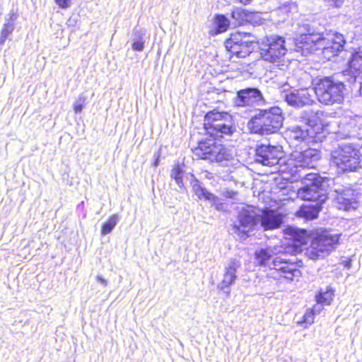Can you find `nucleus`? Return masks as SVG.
Segmentation results:
<instances>
[{
  "label": "nucleus",
  "instance_id": "14",
  "mask_svg": "<svg viewBox=\"0 0 362 362\" xmlns=\"http://www.w3.org/2000/svg\"><path fill=\"white\" fill-rule=\"evenodd\" d=\"M310 230L299 228L295 226H287L284 230L285 238L289 241L292 247L284 245L289 249L298 257L297 253L302 251L303 247L310 243Z\"/></svg>",
  "mask_w": 362,
  "mask_h": 362
},
{
  "label": "nucleus",
  "instance_id": "44",
  "mask_svg": "<svg viewBox=\"0 0 362 362\" xmlns=\"http://www.w3.org/2000/svg\"><path fill=\"white\" fill-rule=\"evenodd\" d=\"M78 21V16H71L68 19V21L66 22V24H67L68 26L74 27V26L76 25Z\"/></svg>",
  "mask_w": 362,
  "mask_h": 362
},
{
  "label": "nucleus",
  "instance_id": "17",
  "mask_svg": "<svg viewBox=\"0 0 362 362\" xmlns=\"http://www.w3.org/2000/svg\"><path fill=\"white\" fill-rule=\"evenodd\" d=\"M229 16L233 28L245 25H259L264 21L260 13L239 7L233 9Z\"/></svg>",
  "mask_w": 362,
  "mask_h": 362
},
{
  "label": "nucleus",
  "instance_id": "35",
  "mask_svg": "<svg viewBox=\"0 0 362 362\" xmlns=\"http://www.w3.org/2000/svg\"><path fill=\"white\" fill-rule=\"evenodd\" d=\"M315 315L308 308L305 310L301 320L298 322V325L303 328H308L314 323Z\"/></svg>",
  "mask_w": 362,
  "mask_h": 362
},
{
  "label": "nucleus",
  "instance_id": "42",
  "mask_svg": "<svg viewBox=\"0 0 362 362\" xmlns=\"http://www.w3.org/2000/svg\"><path fill=\"white\" fill-rule=\"evenodd\" d=\"M329 6H332V7H335V8H340L343 4H344V0H326Z\"/></svg>",
  "mask_w": 362,
  "mask_h": 362
},
{
  "label": "nucleus",
  "instance_id": "16",
  "mask_svg": "<svg viewBox=\"0 0 362 362\" xmlns=\"http://www.w3.org/2000/svg\"><path fill=\"white\" fill-rule=\"evenodd\" d=\"M281 97L288 106L294 108H301L314 103V100L306 88H284L281 90Z\"/></svg>",
  "mask_w": 362,
  "mask_h": 362
},
{
  "label": "nucleus",
  "instance_id": "26",
  "mask_svg": "<svg viewBox=\"0 0 362 362\" xmlns=\"http://www.w3.org/2000/svg\"><path fill=\"white\" fill-rule=\"evenodd\" d=\"M337 135L341 139L356 138L358 132V127L356 121L351 118H343L340 120Z\"/></svg>",
  "mask_w": 362,
  "mask_h": 362
},
{
  "label": "nucleus",
  "instance_id": "5",
  "mask_svg": "<svg viewBox=\"0 0 362 362\" xmlns=\"http://www.w3.org/2000/svg\"><path fill=\"white\" fill-rule=\"evenodd\" d=\"M330 156L331 166L338 177L362 169V153L358 144L340 145L331 152Z\"/></svg>",
  "mask_w": 362,
  "mask_h": 362
},
{
  "label": "nucleus",
  "instance_id": "45",
  "mask_svg": "<svg viewBox=\"0 0 362 362\" xmlns=\"http://www.w3.org/2000/svg\"><path fill=\"white\" fill-rule=\"evenodd\" d=\"M96 281L102 285L103 286L105 287L107 286V281L105 279L102 275H97L96 276Z\"/></svg>",
  "mask_w": 362,
  "mask_h": 362
},
{
  "label": "nucleus",
  "instance_id": "18",
  "mask_svg": "<svg viewBox=\"0 0 362 362\" xmlns=\"http://www.w3.org/2000/svg\"><path fill=\"white\" fill-rule=\"evenodd\" d=\"M336 202L344 211L356 210L360 205L359 198L361 194L351 187H341L334 189Z\"/></svg>",
  "mask_w": 362,
  "mask_h": 362
},
{
  "label": "nucleus",
  "instance_id": "36",
  "mask_svg": "<svg viewBox=\"0 0 362 362\" xmlns=\"http://www.w3.org/2000/svg\"><path fill=\"white\" fill-rule=\"evenodd\" d=\"M241 267V263L240 260L235 258H231L228 261L227 265L225 267V272L230 274L237 275V272L239 268Z\"/></svg>",
  "mask_w": 362,
  "mask_h": 362
},
{
  "label": "nucleus",
  "instance_id": "10",
  "mask_svg": "<svg viewBox=\"0 0 362 362\" xmlns=\"http://www.w3.org/2000/svg\"><path fill=\"white\" fill-rule=\"evenodd\" d=\"M256 41L257 37L251 33L236 31L225 40L224 47L232 56L245 58L256 51Z\"/></svg>",
  "mask_w": 362,
  "mask_h": 362
},
{
  "label": "nucleus",
  "instance_id": "47",
  "mask_svg": "<svg viewBox=\"0 0 362 362\" xmlns=\"http://www.w3.org/2000/svg\"><path fill=\"white\" fill-rule=\"evenodd\" d=\"M235 1L242 4L247 5V4H250L252 0H235Z\"/></svg>",
  "mask_w": 362,
  "mask_h": 362
},
{
  "label": "nucleus",
  "instance_id": "32",
  "mask_svg": "<svg viewBox=\"0 0 362 362\" xmlns=\"http://www.w3.org/2000/svg\"><path fill=\"white\" fill-rule=\"evenodd\" d=\"M15 29V25L10 23H4L0 32V47H1L7 39L12 35Z\"/></svg>",
  "mask_w": 362,
  "mask_h": 362
},
{
  "label": "nucleus",
  "instance_id": "9",
  "mask_svg": "<svg viewBox=\"0 0 362 362\" xmlns=\"http://www.w3.org/2000/svg\"><path fill=\"white\" fill-rule=\"evenodd\" d=\"M256 42L258 45L256 51L259 50L260 58L270 63L279 62L288 49L294 52V47H286V38L280 35L271 34L262 38L257 37Z\"/></svg>",
  "mask_w": 362,
  "mask_h": 362
},
{
  "label": "nucleus",
  "instance_id": "46",
  "mask_svg": "<svg viewBox=\"0 0 362 362\" xmlns=\"http://www.w3.org/2000/svg\"><path fill=\"white\" fill-rule=\"evenodd\" d=\"M341 264L344 266V268L349 269H351L352 266V259L350 258H348L345 260H343L341 262Z\"/></svg>",
  "mask_w": 362,
  "mask_h": 362
},
{
  "label": "nucleus",
  "instance_id": "30",
  "mask_svg": "<svg viewBox=\"0 0 362 362\" xmlns=\"http://www.w3.org/2000/svg\"><path fill=\"white\" fill-rule=\"evenodd\" d=\"M119 216L117 214H113L108 217V218L102 223L100 229L101 236H105L110 234L119 221Z\"/></svg>",
  "mask_w": 362,
  "mask_h": 362
},
{
  "label": "nucleus",
  "instance_id": "8",
  "mask_svg": "<svg viewBox=\"0 0 362 362\" xmlns=\"http://www.w3.org/2000/svg\"><path fill=\"white\" fill-rule=\"evenodd\" d=\"M314 90L319 102L326 105L342 103L349 91L344 82L333 76L319 78Z\"/></svg>",
  "mask_w": 362,
  "mask_h": 362
},
{
  "label": "nucleus",
  "instance_id": "48",
  "mask_svg": "<svg viewBox=\"0 0 362 362\" xmlns=\"http://www.w3.org/2000/svg\"><path fill=\"white\" fill-rule=\"evenodd\" d=\"M84 208V202L82 201L78 205H77V210H79V209H83Z\"/></svg>",
  "mask_w": 362,
  "mask_h": 362
},
{
  "label": "nucleus",
  "instance_id": "23",
  "mask_svg": "<svg viewBox=\"0 0 362 362\" xmlns=\"http://www.w3.org/2000/svg\"><path fill=\"white\" fill-rule=\"evenodd\" d=\"M229 14L215 13L211 19L209 34L216 37L227 32L230 28H234Z\"/></svg>",
  "mask_w": 362,
  "mask_h": 362
},
{
  "label": "nucleus",
  "instance_id": "11",
  "mask_svg": "<svg viewBox=\"0 0 362 362\" xmlns=\"http://www.w3.org/2000/svg\"><path fill=\"white\" fill-rule=\"evenodd\" d=\"M259 222V215L253 207L243 208L238 213L237 221L232 224L233 233L240 240H245Z\"/></svg>",
  "mask_w": 362,
  "mask_h": 362
},
{
  "label": "nucleus",
  "instance_id": "31",
  "mask_svg": "<svg viewBox=\"0 0 362 362\" xmlns=\"http://www.w3.org/2000/svg\"><path fill=\"white\" fill-rule=\"evenodd\" d=\"M278 8L281 13L289 16L290 14L292 15L293 13H296L298 12V7L296 1L291 0L281 3Z\"/></svg>",
  "mask_w": 362,
  "mask_h": 362
},
{
  "label": "nucleus",
  "instance_id": "2",
  "mask_svg": "<svg viewBox=\"0 0 362 362\" xmlns=\"http://www.w3.org/2000/svg\"><path fill=\"white\" fill-rule=\"evenodd\" d=\"M323 29V27H317L315 23H302L299 26V33L293 37V50L303 57L309 54H322L329 59L337 56L346 43L344 35L334 31L329 35V37H325Z\"/></svg>",
  "mask_w": 362,
  "mask_h": 362
},
{
  "label": "nucleus",
  "instance_id": "7",
  "mask_svg": "<svg viewBox=\"0 0 362 362\" xmlns=\"http://www.w3.org/2000/svg\"><path fill=\"white\" fill-rule=\"evenodd\" d=\"M330 228L316 227L310 229V244L307 250L309 259H324L334 251L340 243L341 233H332Z\"/></svg>",
  "mask_w": 362,
  "mask_h": 362
},
{
  "label": "nucleus",
  "instance_id": "13",
  "mask_svg": "<svg viewBox=\"0 0 362 362\" xmlns=\"http://www.w3.org/2000/svg\"><path fill=\"white\" fill-rule=\"evenodd\" d=\"M255 152V162L267 166L277 165L286 155L281 145H272L270 144H257Z\"/></svg>",
  "mask_w": 362,
  "mask_h": 362
},
{
  "label": "nucleus",
  "instance_id": "29",
  "mask_svg": "<svg viewBox=\"0 0 362 362\" xmlns=\"http://www.w3.org/2000/svg\"><path fill=\"white\" fill-rule=\"evenodd\" d=\"M237 279V275L224 273L223 280L218 284V289L223 291L227 298L229 297L231 291L230 288L235 284Z\"/></svg>",
  "mask_w": 362,
  "mask_h": 362
},
{
  "label": "nucleus",
  "instance_id": "21",
  "mask_svg": "<svg viewBox=\"0 0 362 362\" xmlns=\"http://www.w3.org/2000/svg\"><path fill=\"white\" fill-rule=\"evenodd\" d=\"M293 156L296 158L301 169H313L316 168L317 162L321 159L322 152L317 148L308 147L304 150L293 151Z\"/></svg>",
  "mask_w": 362,
  "mask_h": 362
},
{
  "label": "nucleus",
  "instance_id": "34",
  "mask_svg": "<svg viewBox=\"0 0 362 362\" xmlns=\"http://www.w3.org/2000/svg\"><path fill=\"white\" fill-rule=\"evenodd\" d=\"M167 154V146L161 145L158 150L153 153L151 166L157 168L160 163L161 158H165Z\"/></svg>",
  "mask_w": 362,
  "mask_h": 362
},
{
  "label": "nucleus",
  "instance_id": "41",
  "mask_svg": "<svg viewBox=\"0 0 362 362\" xmlns=\"http://www.w3.org/2000/svg\"><path fill=\"white\" fill-rule=\"evenodd\" d=\"M174 180L181 192H184L187 191V187H185L184 183V177L177 178Z\"/></svg>",
  "mask_w": 362,
  "mask_h": 362
},
{
  "label": "nucleus",
  "instance_id": "4",
  "mask_svg": "<svg viewBox=\"0 0 362 362\" xmlns=\"http://www.w3.org/2000/svg\"><path fill=\"white\" fill-rule=\"evenodd\" d=\"M285 119V112L279 105L255 109L247 127L251 134L260 136L275 134L284 127Z\"/></svg>",
  "mask_w": 362,
  "mask_h": 362
},
{
  "label": "nucleus",
  "instance_id": "33",
  "mask_svg": "<svg viewBox=\"0 0 362 362\" xmlns=\"http://www.w3.org/2000/svg\"><path fill=\"white\" fill-rule=\"evenodd\" d=\"M88 97L84 93H81L78 98L73 104V110L75 114L78 115L81 113L83 108L86 106L88 103Z\"/></svg>",
  "mask_w": 362,
  "mask_h": 362
},
{
  "label": "nucleus",
  "instance_id": "28",
  "mask_svg": "<svg viewBox=\"0 0 362 362\" xmlns=\"http://www.w3.org/2000/svg\"><path fill=\"white\" fill-rule=\"evenodd\" d=\"M336 289L331 285L326 286L325 288H320L315 294L314 300L315 303L322 305L329 306L334 301Z\"/></svg>",
  "mask_w": 362,
  "mask_h": 362
},
{
  "label": "nucleus",
  "instance_id": "19",
  "mask_svg": "<svg viewBox=\"0 0 362 362\" xmlns=\"http://www.w3.org/2000/svg\"><path fill=\"white\" fill-rule=\"evenodd\" d=\"M350 52V57L342 74L348 76L349 83L354 84L362 76V49L360 47H352Z\"/></svg>",
  "mask_w": 362,
  "mask_h": 362
},
{
  "label": "nucleus",
  "instance_id": "50",
  "mask_svg": "<svg viewBox=\"0 0 362 362\" xmlns=\"http://www.w3.org/2000/svg\"><path fill=\"white\" fill-rule=\"evenodd\" d=\"M2 8H0V16L2 15Z\"/></svg>",
  "mask_w": 362,
  "mask_h": 362
},
{
  "label": "nucleus",
  "instance_id": "1",
  "mask_svg": "<svg viewBox=\"0 0 362 362\" xmlns=\"http://www.w3.org/2000/svg\"><path fill=\"white\" fill-rule=\"evenodd\" d=\"M204 129L206 136L198 142L197 155L211 163H222L233 160V148L221 141L225 136H230L236 132L233 116L226 111L209 110L204 117Z\"/></svg>",
  "mask_w": 362,
  "mask_h": 362
},
{
  "label": "nucleus",
  "instance_id": "51",
  "mask_svg": "<svg viewBox=\"0 0 362 362\" xmlns=\"http://www.w3.org/2000/svg\"><path fill=\"white\" fill-rule=\"evenodd\" d=\"M356 362H362V361H356Z\"/></svg>",
  "mask_w": 362,
  "mask_h": 362
},
{
  "label": "nucleus",
  "instance_id": "40",
  "mask_svg": "<svg viewBox=\"0 0 362 362\" xmlns=\"http://www.w3.org/2000/svg\"><path fill=\"white\" fill-rule=\"evenodd\" d=\"M324 306L321 304H318L316 303L312 308H308L310 310L312 311V313L316 316L323 310Z\"/></svg>",
  "mask_w": 362,
  "mask_h": 362
},
{
  "label": "nucleus",
  "instance_id": "39",
  "mask_svg": "<svg viewBox=\"0 0 362 362\" xmlns=\"http://www.w3.org/2000/svg\"><path fill=\"white\" fill-rule=\"evenodd\" d=\"M54 2L61 9H67L72 5V0H54Z\"/></svg>",
  "mask_w": 362,
  "mask_h": 362
},
{
  "label": "nucleus",
  "instance_id": "49",
  "mask_svg": "<svg viewBox=\"0 0 362 362\" xmlns=\"http://www.w3.org/2000/svg\"><path fill=\"white\" fill-rule=\"evenodd\" d=\"M206 177L207 179H211L212 177V173L207 172V174L206 175Z\"/></svg>",
  "mask_w": 362,
  "mask_h": 362
},
{
  "label": "nucleus",
  "instance_id": "25",
  "mask_svg": "<svg viewBox=\"0 0 362 362\" xmlns=\"http://www.w3.org/2000/svg\"><path fill=\"white\" fill-rule=\"evenodd\" d=\"M312 203L301 205L296 215L299 218H304L308 221L314 220L318 218L320 212L323 208L325 203L319 202H311Z\"/></svg>",
  "mask_w": 362,
  "mask_h": 362
},
{
  "label": "nucleus",
  "instance_id": "15",
  "mask_svg": "<svg viewBox=\"0 0 362 362\" xmlns=\"http://www.w3.org/2000/svg\"><path fill=\"white\" fill-rule=\"evenodd\" d=\"M288 132L291 139L308 146L322 143L326 138L323 132H316L315 129H309L303 125L291 126L289 127Z\"/></svg>",
  "mask_w": 362,
  "mask_h": 362
},
{
  "label": "nucleus",
  "instance_id": "24",
  "mask_svg": "<svg viewBox=\"0 0 362 362\" xmlns=\"http://www.w3.org/2000/svg\"><path fill=\"white\" fill-rule=\"evenodd\" d=\"M149 39L150 35L147 30L144 27L136 25L132 30L130 38L131 48L134 52H141Z\"/></svg>",
  "mask_w": 362,
  "mask_h": 362
},
{
  "label": "nucleus",
  "instance_id": "6",
  "mask_svg": "<svg viewBox=\"0 0 362 362\" xmlns=\"http://www.w3.org/2000/svg\"><path fill=\"white\" fill-rule=\"evenodd\" d=\"M302 186L297 191L298 197L309 202L325 203L334 185V180L318 173H309L302 177Z\"/></svg>",
  "mask_w": 362,
  "mask_h": 362
},
{
  "label": "nucleus",
  "instance_id": "22",
  "mask_svg": "<svg viewBox=\"0 0 362 362\" xmlns=\"http://www.w3.org/2000/svg\"><path fill=\"white\" fill-rule=\"evenodd\" d=\"M322 116L323 112L322 111L305 110L300 113L299 121L303 123L305 127L325 133V124Z\"/></svg>",
  "mask_w": 362,
  "mask_h": 362
},
{
  "label": "nucleus",
  "instance_id": "27",
  "mask_svg": "<svg viewBox=\"0 0 362 362\" xmlns=\"http://www.w3.org/2000/svg\"><path fill=\"white\" fill-rule=\"evenodd\" d=\"M278 165L279 166V170L282 173H286L290 175L291 177H298V178L302 179L303 176L300 175L301 167L297 163L296 158L293 156V152L288 158L285 155L284 159L281 160Z\"/></svg>",
  "mask_w": 362,
  "mask_h": 362
},
{
  "label": "nucleus",
  "instance_id": "3",
  "mask_svg": "<svg viewBox=\"0 0 362 362\" xmlns=\"http://www.w3.org/2000/svg\"><path fill=\"white\" fill-rule=\"evenodd\" d=\"M254 259L257 265L268 267L272 278L284 279L287 283L300 276L299 269L303 266L302 259L284 245L259 248L254 252Z\"/></svg>",
  "mask_w": 362,
  "mask_h": 362
},
{
  "label": "nucleus",
  "instance_id": "20",
  "mask_svg": "<svg viewBox=\"0 0 362 362\" xmlns=\"http://www.w3.org/2000/svg\"><path fill=\"white\" fill-rule=\"evenodd\" d=\"M233 101L236 107H251L262 105L265 100L258 88L248 87L237 91Z\"/></svg>",
  "mask_w": 362,
  "mask_h": 362
},
{
  "label": "nucleus",
  "instance_id": "38",
  "mask_svg": "<svg viewBox=\"0 0 362 362\" xmlns=\"http://www.w3.org/2000/svg\"><path fill=\"white\" fill-rule=\"evenodd\" d=\"M18 18V13L17 10L12 8L9 13L5 17V22L10 23L15 25L16 21Z\"/></svg>",
  "mask_w": 362,
  "mask_h": 362
},
{
  "label": "nucleus",
  "instance_id": "12",
  "mask_svg": "<svg viewBox=\"0 0 362 362\" xmlns=\"http://www.w3.org/2000/svg\"><path fill=\"white\" fill-rule=\"evenodd\" d=\"M187 178L189 179L192 192L199 200L209 202L211 206L217 211H226V204L221 201L219 197L208 189L193 173H187Z\"/></svg>",
  "mask_w": 362,
  "mask_h": 362
},
{
  "label": "nucleus",
  "instance_id": "43",
  "mask_svg": "<svg viewBox=\"0 0 362 362\" xmlns=\"http://www.w3.org/2000/svg\"><path fill=\"white\" fill-rule=\"evenodd\" d=\"M237 192L232 189H227L223 192V196L228 199H235Z\"/></svg>",
  "mask_w": 362,
  "mask_h": 362
},
{
  "label": "nucleus",
  "instance_id": "37",
  "mask_svg": "<svg viewBox=\"0 0 362 362\" xmlns=\"http://www.w3.org/2000/svg\"><path fill=\"white\" fill-rule=\"evenodd\" d=\"M184 167V164H180L179 163L175 164L170 171V178L172 180H175L177 178L184 177L185 173Z\"/></svg>",
  "mask_w": 362,
  "mask_h": 362
}]
</instances>
